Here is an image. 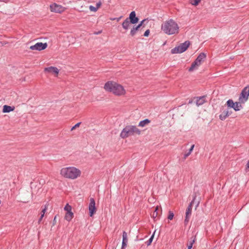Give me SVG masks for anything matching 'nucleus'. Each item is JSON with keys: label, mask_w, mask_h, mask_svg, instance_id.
Listing matches in <instances>:
<instances>
[{"label": "nucleus", "mask_w": 249, "mask_h": 249, "mask_svg": "<svg viewBox=\"0 0 249 249\" xmlns=\"http://www.w3.org/2000/svg\"><path fill=\"white\" fill-rule=\"evenodd\" d=\"M161 30L168 35H177L179 33V27L175 20L169 19L161 24Z\"/></svg>", "instance_id": "f257e3e1"}, {"label": "nucleus", "mask_w": 249, "mask_h": 249, "mask_svg": "<svg viewBox=\"0 0 249 249\" xmlns=\"http://www.w3.org/2000/svg\"><path fill=\"white\" fill-rule=\"evenodd\" d=\"M104 89L117 96L123 95L125 93L124 88L115 82H107L105 84Z\"/></svg>", "instance_id": "f03ea898"}, {"label": "nucleus", "mask_w": 249, "mask_h": 249, "mask_svg": "<svg viewBox=\"0 0 249 249\" xmlns=\"http://www.w3.org/2000/svg\"><path fill=\"white\" fill-rule=\"evenodd\" d=\"M60 175L64 178L74 179L80 176L81 171L75 167L62 168L60 172Z\"/></svg>", "instance_id": "7ed1b4c3"}, {"label": "nucleus", "mask_w": 249, "mask_h": 249, "mask_svg": "<svg viewBox=\"0 0 249 249\" xmlns=\"http://www.w3.org/2000/svg\"><path fill=\"white\" fill-rule=\"evenodd\" d=\"M141 131L135 126L128 125L125 127L120 134V137L125 138L134 135H140Z\"/></svg>", "instance_id": "20e7f679"}, {"label": "nucleus", "mask_w": 249, "mask_h": 249, "mask_svg": "<svg viewBox=\"0 0 249 249\" xmlns=\"http://www.w3.org/2000/svg\"><path fill=\"white\" fill-rule=\"evenodd\" d=\"M206 57V55L205 53H200L195 61L192 64L191 67L189 69V71H192L196 70L201 65Z\"/></svg>", "instance_id": "39448f33"}, {"label": "nucleus", "mask_w": 249, "mask_h": 249, "mask_svg": "<svg viewBox=\"0 0 249 249\" xmlns=\"http://www.w3.org/2000/svg\"><path fill=\"white\" fill-rule=\"evenodd\" d=\"M190 45V42L186 41L185 42L180 44L179 46L171 50V53L173 54L182 53L185 52Z\"/></svg>", "instance_id": "423d86ee"}, {"label": "nucleus", "mask_w": 249, "mask_h": 249, "mask_svg": "<svg viewBox=\"0 0 249 249\" xmlns=\"http://www.w3.org/2000/svg\"><path fill=\"white\" fill-rule=\"evenodd\" d=\"M227 105L228 107L233 108L235 111H239L243 108L242 104L244 103L241 102L240 101L234 102L232 100L229 99L227 101Z\"/></svg>", "instance_id": "0eeeda50"}, {"label": "nucleus", "mask_w": 249, "mask_h": 249, "mask_svg": "<svg viewBox=\"0 0 249 249\" xmlns=\"http://www.w3.org/2000/svg\"><path fill=\"white\" fill-rule=\"evenodd\" d=\"M249 97V86L245 87L241 91L239 97V101L242 103H246Z\"/></svg>", "instance_id": "6e6552de"}, {"label": "nucleus", "mask_w": 249, "mask_h": 249, "mask_svg": "<svg viewBox=\"0 0 249 249\" xmlns=\"http://www.w3.org/2000/svg\"><path fill=\"white\" fill-rule=\"evenodd\" d=\"M50 8L51 12L58 13H61L64 12L66 9L65 7L55 3L51 4Z\"/></svg>", "instance_id": "1a4fd4ad"}, {"label": "nucleus", "mask_w": 249, "mask_h": 249, "mask_svg": "<svg viewBox=\"0 0 249 249\" xmlns=\"http://www.w3.org/2000/svg\"><path fill=\"white\" fill-rule=\"evenodd\" d=\"M48 46L47 43L37 42L30 47V49L35 51H42L45 49Z\"/></svg>", "instance_id": "9d476101"}, {"label": "nucleus", "mask_w": 249, "mask_h": 249, "mask_svg": "<svg viewBox=\"0 0 249 249\" xmlns=\"http://www.w3.org/2000/svg\"><path fill=\"white\" fill-rule=\"evenodd\" d=\"M89 201L90 202L89 205V214L90 217H92L96 212V208L95 207V201L93 198H90Z\"/></svg>", "instance_id": "9b49d317"}, {"label": "nucleus", "mask_w": 249, "mask_h": 249, "mask_svg": "<svg viewBox=\"0 0 249 249\" xmlns=\"http://www.w3.org/2000/svg\"><path fill=\"white\" fill-rule=\"evenodd\" d=\"M127 18L129 19L130 22L133 24L138 23L139 21V18L136 16V13L135 11L131 12L129 14V18Z\"/></svg>", "instance_id": "f8f14e48"}, {"label": "nucleus", "mask_w": 249, "mask_h": 249, "mask_svg": "<svg viewBox=\"0 0 249 249\" xmlns=\"http://www.w3.org/2000/svg\"><path fill=\"white\" fill-rule=\"evenodd\" d=\"M44 71L47 72L54 73L56 75L58 74L59 72V70L54 67L45 68Z\"/></svg>", "instance_id": "ddd939ff"}, {"label": "nucleus", "mask_w": 249, "mask_h": 249, "mask_svg": "<svg viewBox=\"0 0 249 249\" xmlns=\"http://www.w3.org/2000/svg\"><path fill=\"white\" fill-rule=\"evenodd\" d=\"M127 242L128 239L127 233L125 231H124L123 232V241L121 249H125L127 246Z\"/></svg>", "instance_id": "4468645a"}, {"label": "nucleus", "mask_w": 249, "mask_h": 249, "mask_svg": "<svg viewBox=\"0 0 249 249\" xmlns=\"http://www.w3.org/2000/svg\"><path fill=\"white\" fill-rule=\"evenodd\" d=\"M231 112L229 110H224L222 113L219 115V119L221 120H224L226 118L231 114Z\"/></svg>", "instance_id": "2eb2a0df"}, {"label": "nucleus", "mask_w": 249, "mask_h": 249, "mask_svg": "<svg viewBox=\"0 0 249 249\" xmlns=\"http://www.w3.org/2000/svg\"><path fill=\"white\" fill-rule=\"evenodd\" d=\"M15 107L14 106H9L7 105H4L2 109L3 113H9L15 110Z\"/></svg>", "instance_id": "dca6fc26"}, {"label": "nucleus", "mask_w": 249, "mask_h": 249, "mask_svg": "<svg viewBox=\"0 0 249 249\" xmlns=\"http://www.w3.org/2000/svg\"><path fill=\"white\" fill-rule=\"evenodd\" d=\"M205 102V97L201 96L199 98H197L196 101V105H197V106H199L203 105Z\"/></svg>", "instance_id": "f3484780"}, {"label": "nucleus", "mask_w": 249, "mask_h": 249, "mask_svg": "<svg viewBox=\"0 0 249 249\" xmlns=\"http://www.w3.org/2000/svg\"><path fill=\"white\" fill-rule=\"evenodd\" d=\"M131 23L130 22L128 18H126L124 21L122 23L123 28L127 30L128 29V28L130 25Z\"/></svg>", "instance_id": "a211bd4d"}, {"label": "nucleus", "mask_w": 249, "mask_h": 249, "mask_svg": "<svg viewBox=\"0 0 249 249\" xmlns=\"http://www.w3.org/2000/svg\"><path fill=\"white\" fill-rule=\"evenodd\" d=\"M191 212L187 211L186 210V213H185V220H184V224L185 225L188 224L189 219H190V216H191Z\"/></svg>", "instance_id": "6ab92c4d"}, {"label": "nucleus", "mask_w": 249, "mask_h": 249, "mask_svg": "<svg viewBox=\"0 0 249 249\" xmlns=\"http://www.w3.org/2000/svg\"><path fill=\"white\" fill-rule=\"evenodd\" d=\"M73 214L72 212H67L65 216L66 220L70 221L73 217Z\"/></svg>", "instance_id": "aec40b11"}, {"label": "nucleus", "mask_w": 249, "mask_h": 249, "mask_svg": "<svg viewBox=\"0 0 249 249\" xmlns=\"http://www.w3.org/2000/svg\"><path fill=\"white\" fill-rule=\"evenodd\" d=\"M150 120L146 119L144 120H142L140 122L139 124V126L140 127H144L146 125L150 123Z\"/></svg>", "instance_id": "412c9836"}, {"label": "nucleus", "mask_w": 249, "mask_h": 249, "mask_svg": "<svg viewBox=\"0 0 249 249\" xmlns=\"http://www.w3.org/2000/svg\"><path fill=\"white\" fill-rule=\"evenodd\" d=\"M195 238H193L192 237L191 240L189 241V243L187 245V248H188V249H191L192 247H193V245L194 244V243H195Z\"/></svg>", "instance_id": "4be33fe9"}, {"label": "nucleus", "mask_w": 249, "mask_h": 249, "mask_svg": "<svg viewBox=\"0 0 249 249\" xmlns=\"http://www.w3.org/2000/svg\"><path fill=\"white\" fill-rule=\"evenodd\" d=\"M139 26H136V27H133L132 29H131V31H130V35L131 36H134L137 31L139 30Z\"/></svg>", "instance_id": "5701e85b"}, {"label": "nucleus", "mask_w": 249, "mask_h": 249, "mask_svg": "<svg viewBox=\"0 0 249 249\" xmlns=\"http://www.w3.org/2000/svg\"><path fill=\"white\" fill-rule=\"evenodd\" d=\"M195 147V145L193 144L191 146V148L189 150V151L187 153H185L184 155V158L185 159L187 157H188L192 153L193 151L194 148Z\"/></svg>", "instance_id": "b1692460"}, {"label": "nucleus", "mask_w": 249, "mask_h": 249, "mask_svg": "<svg viewBox=\"0 0 249 249\" xmlns=\"http://www.w3.org/2000/svg\"><path fill=\"white\" fill-rule=\"evenodd\" d=\"M159 208L158 207L155 208L154 211L152 214V216L153 218H155L158 216Z\"/></svg>", "instance_id": "393cba45"}, {"label": "nucleus", "mask_w": 249, "mask_h": 249, "mask_svg": "<svg viewBox=\"0 0 249 249\" xmlns=\"http://www.w3.org/2000/svg\"><path fill=\"white\" fill-rule=\"evenodd\" d=\"M64 210L67 212H71V206L70 205H69L68 204H67L64 207Z\"/></svg>", "instance_id": "a878e982"}, {"label": "nucleus", "mask_w": 249, "mask_h": 249, "mask_svg": "<svg viewBox=\"0 0 249 249\" xmlns=\"http://www.w3.org/2000/svg\"><path fill=\"white\" fill-rule=\"evenodd\" d=\"M154 236V233L153 234V235L150 237V238L149 239V240L146 241V244L147 246H149L151 244V243L153 241Z\"/></svg>", "instance_id": "bb28decb"}, {"label": "nucleus", "mask_w": 249, "mask_h": 249, "mask_svg": "<svg viewBox=\"0 0 249 249\" xmlns=\"http://www.w3.org/2000/svg\"><path fill=\"white\" fill-rule=\"evenodd\" d=\"M174 213L171 212V211H169V215L168 216V219L170 220H171L173 219L174 218Z\"/></svg>", "instance_id": "cd10ccee"}, {"label": "nucleus", "mask_w": 249, "mask_h": 249, "mask_svg": "<svg viewBox=\"0 0 249 249\" xmlns=\"http://www.w3.org/2000/svg\"><path fill=\"white\" fill-rule=\"evenodd\" d=\"M200 0H191L190 3L193 5H197Z\"/></svg>", "instance_id": "c85d7f7f"}, {"label": "nucleus", "mask_w": 249, "mask_h": 249, "mask_svg": "<svg viewBox=\"0 0 249 249\" xmlns=\"http://www.w3.org/2000/svg\"><path fill=\"white\" fill-rule=\"evenodd\" d=\"M193 202H194V200L192 201L190 203V204L189 205V206H188V207L186 209V210L187 211H190V212H192V205H193Z\"/></svg>", "instance_id": "c756f323"}, {"label": "nucleus", "mask_w": 249, "mask_h": 249, "mask_svg": "<svg viewBox=\"0 0 249 249\" xmlns=\"http://www.w3.org/2000/svg\"><path fill=\"white\" fill-rule=\"evenodd\" d=\"M89 9L91 11L94 12H96L98 10L97 8H96V7H94L93 6H92V5L89 6Z\"/></svg>", "instance_id": "7c9ffc66"}, {"label": "nucleus", "mask_w": 249, "mask_h": 249, "mask_svg": "<svg viewBox=\"0 0 249 249\" xmlns=\"http://www.w3.org/2000/svg\"><path fill=\"white\" fill-rule=\"evenodd\" d=\"M148 21H147V19H144L143 20H142V21H141V22H140V23L137 25V26H139V28L143 25V24H144L145 22H147Z\"/></svg>", "instance_id": "2f4dec72"}, {"label": "nucleus", "mask_w": 249, "mask_h": 249, "mask_svg": "<svg viewBox=\"0 0 249 249\" xmlns=\"http://www.w3.org/2000/svg\"><path fill=\"white\" fill-rule=\"evenodd\" d=\"M81 124V123H78L76 124H75L72 128H71V130L72 131L74 129H75L76 128L79 127L80 126V124Z\"/></svg>", "instance_id": "473e14b6"}, {"label": "nucleus", "mask_w": 249, "mask_h": 249, "mask_svg": "<svg viewBox=\"0 0 249 249\" xmlns=\"http://www.w3.org/2000/svg\"><path fill=\"white\" fill-rule=\"evenodd\" d=\"M101 5H102V2H101V1H99V2L96 3V7L97 8V9H98L100 7Z\"/></svg>", "instance_id": "72a5a7b5"}, {"label": "nucleus", "mask_w": 249, "mask_h": 249, "mask_svg": "<svg viewBox=\"0 0 249 249\" xmlns=\"http://www.w3.org/2000/svg\"><path fill=\"white\" fill-rule=\"evenodd\" d=\"M149 33H150V31L149 30H147L144 33V35L143 36H148L149 35Z\"/></svg>", "instance_id": "f704fd0d"}, {"label": "nucleus", "mask_w": 249, "mask_h": 249, "mask_svg": "<svg viewBox=\"0 0 249 249\" xmlns=\"http://www.w3.org/2000/svg\"><path fill=\"white\" fill-rule=\"evenodd\" d=\"M122 18V16H121L119 18H111L110 19L112 20H116L117 21H119Z\"/></svg>", "instance_id": "c9c22d12"}, {"label": "nucleus", "mask_w": 249, "mask_h": 249, "mask_svg": "<svg viewBox=\"0 0 249 249\" xmlns=\"http://www.w3.org/2000/svg\"><path fill=\"white\" fill-rule=\"evenodd\" d=\"M46 210H47V208L46 207H45L44 209H43L41 212V213H43V214H45L46 211Z\"/></svg>", "instance_id": "e433bc0d"}, {"label": "nucleus", "mask_w": 249, "mask_h": 249, "mask_svg": "<svg viewBox=\"0 0 249 249\" xmlns=\"http://www.w3.org/2000/svg\"><path fill=\"white\" fill-rule=\"evenodd\" d=\"M44 214H43V213H41V214L40 217V218H39V222H40V221L42 220V218H43V217H44Z\"/></svg>", "instance_id": "4c0bfd02"}, {"label": "nucleus", "mask_w": 249, "mask_h": 249, "mask_svg": "<svg viewBox=\"0 0 249 249\" xmlns=\"http://www.w3.org/2000/svg\"><path fill=\"white\" fill-rule=\"evenodd\" d=\"M247 168L249 169V161H248L247 164Z\"/></svg>", "instance_id": "58836bf2"}, {"label": "nucleus", "mask_w": 249, "mask_h": 249, "mask_svg": "<svg viewBox=\"0 0 249 249\" xmlns=\"http://www.w3.org/2000/svg\"><path fill=\"white\" fill-rule=\"evenodd\" d=\"M56 217V216H55L54 217V219H53V221H55Z\"/></svg>", "instance_id": "ea45409f"}, {"label": "nucleus", "mask_w": 249, "mask_h": 249, "mask_svg": "<svg viewBox=\"0 0 249 249\" xmlns=\"http://www.w3.org/2000/svg\"><path fill=\"white\" fill-rule=\"evenodd\" d=\"M99 33H100V32H98L97 34H99Z\"/></svg>", "instance_id": "a19ab883"}, {"label": "nucleus", "mask_w": 249, "mask_h": 249, "mask_svg": "<svg viewBox=\"0 0 249 249\" xmlns=\"http://www.w3.org/2000/svg\"><path fill=\"white\" fill-rule=\"evenodd\" d=\"M99 33H100V32H98L97 34H99Z\"/></svg>", "instance_id": "79ce46f5"}]
</instances>
